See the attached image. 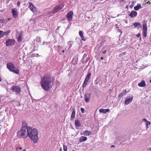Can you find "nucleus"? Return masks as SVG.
I'll return each instance as SVG.
<instances>
[{"mask_svg": "<svg viewBox=\"0 0 151 151\" xmlns=\"http://www.w3.org/2000/svg\"><path fill=\"white\" fill-rule=\"evenodd\" d=\"M51 78L50 76H46L42 79L41 81V86L45 91H48L51 87Z\"/></svg>", "mask_w": 151, "mask_h": 151, "instance_id": "obj_1", "label": "nucleus"}, {"mask_svg": "<svg viewBox=\"0 0 151 151\" xmlns=\"http://www.w3.org/2000/svg\"><path fill=\"white\" fill-rule=\"evenodd\" d=\"M30 127L23 126L17 132V137L19 138H26L28 137Z\"/></svg>", "mask_w": 151, "mask_h": 151, "instance_id": "obj_2", "label": "nucleus"}, {"mask_svg": "<svg viewBox=\"0 0 151 151\" xmlns=\"http://www.w3.org/2000/svg\"><path fill=\"white\" fill-rule=\"evenodd\" d=\"M28 137L32 140L34 143H36L38 139V132L36 129H32L30 127L28 132Z\"/></svg>", "mask_w": 151, "mask_h": 151, "instance_id": "obj_3", "label": "nucleus"}, {"mask_svg": "<svg viewBox=\"0 0 151 151\" xmlns=\"http://www.w3.org/2000/svg\"><path fill=\"white\" fill-rule=\"evenodd\" d=\"M7 67L9 70L16 74L19 73V70L12 63H9L7 64Z\"/></svg>", "mask_w": 151, "mask_h": 151, "instance_id": "obj_4", "label": "nucleus"}, {"mask_svg": "<svg viewBox=\"0 0 151 151\" xmlns=\"http://www.w3.org/2000/svg\"><path fill=\"white\" fill-rule=\"evenodd\" d=\"M64 6V5L63 4L57 5L54 7L51 11L49 12L48 13L49 14L55 13L62 9Z\"/></svg>", "mask_w": 151, "mask_h": 151, "instance_id": "obj_5", "label": "nucleus"}, {"mask_svg": "<svg viewBox=\"0 0 151 151\" xmlns=\"http://www.w3.org/2000/svg\"><path fill=\"white\" fill-rule=\"evenodd\" d=\"M15 41L14 39H9L5 42L6 45L7 46H11L15 43Z\"/></svg>", "mask_w": 151, "mask_h": 151, "instance_id": "obj_6", "label": "nucleus"}, {"mask_svg": "<svg viewBox=\"0 0 151 151\" xmlns=\"http://www.w3.org/2000/svg\"><path fill=\"white\" fill-rule=\"evenodd\" d=\"M91 73H89L87 75L83 84V87H85L86 86L87 82L91 77Z\"/></svg>", "mask_w": 151, "mask_h": 151, "instance_id": "obj_7", "label": "nucleus"}, {"mask_svg": "<svg viewBox=\"0 0 151 151\" xmlns=\"http://www.w3.org/2000/svg\"><path fill=\"white\" fill-rule=\"evenodd\" d=\"M73 12L72 11H69L66 15V17L69 21H71L73 19Z\"/></svg>", "mask_w": 151, "mask_h": 151, "instance_id": "obj_8", "label": "nucleus"}, {"mask_svg": "<svg viewBox=\"0 0 151 151\" xmlns=\"http://www.w3.org/2000/svg\"><path fill=\"white\" fill-rule=\"evenodd\" d=\"M12 12L13 17L14 18H16L18 15L17 10L16 8H14L12 10Z\"/></svg>", "mask_w": 151, "mask_h": 151, "instance_id": "obj_9", "label": "nucleus"}, {"mask_svg": "<svg viewBox=\"0 0 151 151\" xmlns=\"http://www.w3.org/2000/svg\"><path fill=\"white\" fill-rule=\"evenodd\" d=\"M29 6L28 7L29 8L30 10L33 13L37 11L36 7L34 6L32 4L31 2L29 3Z\"/></svg>", "mask_w": 151, "mask_h": 151, "instance_id": "obj_10", "label": "nucleus"}, {"mask_svg": "<svg viewBox=\"0 0 151 151\" xmlns=\"http://www.w3.org/2000/svg\"><path fill=\"white\" fill-rule=\"evenodd\" d=\"M13 91L16 92L17 93H19L20 92V88L18 86H13L11 88Z\"/></svg>", "mask_w": 151, "mask_h": 151, "instance_id": "obj_11", "label": "nucleus"}, {"mask_svg": "<svg viewBox=\"0 0 151 151\" xmlns=\"http://www.w3.org/2000/svg\"><path fill=\"white\" fill-rule=\"evenodd\" d=\"M90 94L89 93H86L84 96V99L86 103H88L90 101Z\"/></svg>", "mask_w": 151, "mask_h": 151, "instance_id": "obj_12", "label": "nucleus"}, {"mask_svg": "<svg viewBox=\"0 0 151 151\" xmlns=\"http://www.w3.org/2000/svg\"><path fill=\"white\" fill-rule=\"evenodd\" d=\"M137 15V13L134 11H132L131 12V13L129 14V16L132 18L135 17Z\"/></svg>", "mask_w": 151, "mask_h": 151, "instance_id": "obj_13", "label": "nucleus"}, {"mask_svg": "<svg viewBox=\"0 0 151 151\" xmlns=\"http://www.w3.org/2000/svg\"><path fill=\"white\" fill-rule=\"evenodd\" d=\"M133 97L130 96L129 97L127 98L125 101V104H128L131 102L132 101Z\"/></svg>", "mask_w": 151, "mask_h": 151, "instance_id": "obj_14", "label": "nucleus"}, {"mask_svg": "<svg viewBox=\"0 0 151 151\" xmlns=\"http://www.w3.org/2000/svg\"><path fill=\"white\" fill-rule=\"evenodd\" d=\"M83 134L86 136H89L92 134V132L91 131L86 130L83 132Z\"/></svg>", "mask_w": 151, "mask_h": 151, "instance_id": "obj_15", "label": "nucleus"}, {"mask_svg": "<svg viewBox=\"0 0 151 151\" xmlns=\"http://www.w3.org/2000/svg\"><path fill=\"white\" fill-rule=\"evenodd\" d=\"M87 138L86 137L82 136L79 139L80 142H81L86 141Z\"/></svg>", "mask_w": 151, "mask_h": 151, "instance_id": "obj_16", "label": "nucleus"}, {"mask_svg": "<svg viewBox=\"0 0 151 151\" xmlns=\"http://www.w3.org/2000/svg\"><path fill=\"white\" fill-rule=\"evenodd\" d=\"M133 25L134 26V28L137 27L138 29L139 28H141V24L139 23L138 22H135L133 23Z\"/></svg>", "mask_w": 151, "mask_h": 151, "instance_id": "obj_17", "label": "nucleus"}, {"mask_svg": "<svg viewBox=\"0 0 151 151\" xmlns=\"http://www.w3.org/2000/svg\"><path fill=\"white\" fill-rule=\"evenodd\" d=\"M145 81L142 80L140 83L138 84V85L139 87H143L145 86Z\"/></svg>", "mask_w": 151, "mask_h": 151, "instance_id": "obj_18", "label": "nucleus"}, {"mask_svg": "<svg viewBox=\"0 0 151 151\" xmlns=\"http://www.w3.org/2000/svg\"><path fill=\"white\" fill-rule=\"evenodd\" d=\"M109 111V109H101L99 110V112L100 113H106L107 112Z\"/></svg>", "mask_w": 151, "mask_h": 151, "instance_id": "obj_19", "label": "nucleus"}, {"mask_svg": "<svg viewBox=\"0 0 151 151\" xmlns=\"http://www.w3.org/2000/svg\"><path fill=\"white\" fill-rule=\"evenodd\" d=\"M17 39L18 41L19 42H21L22 41V35L21 34L19 33L18 34L17 36Z\"/></svg>", "mask_w": 151, "mask_h": 151, "instance_id": "obj_20", "label": "nucleus"}, {"mask_svg": "<svg viewBox=\"0 0 151 151\" xmlns=\"http://www.w3.org/2000/svg\"><path fill=\"white\" fill-rule=\"evenodd\" d=\"M141 8V5L140 4H138L137 6L134 7V9L135 11H138Z\"/></svg>", "mask_w": 151, "mask_h": 151, "instance_id": "obj_21", "label": "nucleus"}, {"mask_svg": "<svg viewBox=\"0 0 151 151\" xmlns=\"http://www.w3.org/2000/svg\"><path fill=\"white\" fill-rule=\"evenodd\" d=\"M75 123L76 126L79 127L81 125L79 120L78 119L75 120Z\"/></svg>", "mask_w": 151, "mask_h": 151, "instance_id": "obj_22", "label": "nucleus"}, {"mask_svg": "<svg viewBox=\"0 0 151 151\" xmlns=\"http://www.w3.org/2000/svg\"><path fill=\"white\" fill-rule=\"evenodd\" d=\"M75 116V111L74 109L72 111V114L71 116V119H73Z\"/></svg>", "mask_w": 151, "mask_h": 151, "instance_id": "obj_23", "label": "nucleus"}, {"mask_svg": "<svg viewBox=\"0 0 151 151\" xmlns=\"http://www.w3.org/2000/svg\"><path fill=\"white\" fill-rule=\"evenodd\" d=\"M73 42L72 41H70L68 42V44L69 46V47L68 48V50H69L71 48L72 45L73 44Z\"/></svg>", "mask_w": 151, "mask_h": 151, "instance_id": "obj_24", "label": "nucleus"}, {"mask_svg": "<svg viewBox=\"0 0 151 151\" xmlns=\"http://www.w3.org/2000/svg\"><path fill=\"white\" fill-rule=\"evenodd\" d=\"M143 30H147V27L145 24H143Z\"/></svg>", "mask_w": 151, "mask_h": 151, "instance_id": "obj_25", "label": "nucleus"}, {"mask_svg": "<svg viewBox=\"0 0 151 151\" xmlns=\"http://www.w3.org/2000/svg\"><path fill=\"white\" fill-rule=\"evenodd\" d=\"M10 32V31L9 30H8L7 31L4 32V36L6 35H7L8 34H9Z\"/></svg>", "mask_w": 151, "mask_h": 151, "instance_id": "obj_26", "label": "nucleus"}, {"mask_svg": "<svg viewBox=\"0 0 151 151\" xmlns=\"http://www.w3.org/2000/svg\"><path fill=\"white\" fill-rule=\"evenodd\" d=\"M4 36V32L0 30V39Z\"/></svg>", "mask_w": 151, "mask_h": 151, "instance_id": "obj_27", "label": "nucleus"}, {"mask_svg": "<svg viewBox=\"0 0 151 151\" xmlns=\"http://www.w3.org/2000/svg\"><path fill=\"white\" fill-rule=\"evenodd\" d=\"M143 35L145 37H146L147 35V30H143Z\"/></svg>", "mask_w": 151, "mask_h": 151, "instance_id": "obj_28", "label": "nucleus"}, {"mask_svg": "<svg viewBox=\"0 0 151 151\" xmlns=\"http://www.w3.org/2000/svg\"><path fill=\"white\" fill-rule=\"evenodd\" d=\"M63 149L64 151H67L68 148L67 146L65 145H63Z\"/></svg>", "mask_w": 151, "mask_h": 151, "instance_id": "obj_29", "label": "nucleus"}, {"mask_svg": "<svg viewBox=\"0 0 151 151\" xmlns=\"http://www.w3.org/2000/svg\"><path fill=\"white\" fill-rule=\"evenodd\" d=\"M146 124V127L148 128V125H150V122L149 121H147V122L145 123Z\"/></svg>", "mask_w": 151, "mask_h": 151, "instance_id": "obj_30", "label": "nucleus"}, {"mask_svg": "<svg viewBox=\"0 0 151 151\" xmlns=\"http://www.w3.org/2000/svg\"><path fill=\"white\" fill-rule=\"evenodd\" d=\"M36 40L37 42H40L41 40V38L40 37L37 36L36 39Z\"/></svg>", "mask_w": 151, "mask_h": 151, "instance_id": "obj_31", "label": "nucleus"}, {"mask_svg": "<svg viewBox=\"0 0 151 151\" xmlns=\"http://www.w3.org/2000/svg\"><path fill=\"white\" fill-rule=\"evenodd\" d=\"M22 125L23 126H26V127H29L27 126V124L25 122H24L22 123Z\"/></svg>", "mask_w": 151, "mask_h": 151, "instance_id": "obj_32", "label": "nucleus"}, {"mask_svg": "<svg viewBox=\"0 0 151 151\" xmlns=\"http://www.w3.org/2000/svg\"><path fill=\"white\" fill-rule=\"evenodd\" d=\"M79 35L80 36L83 35V32L81 31L79 32Z\"/></svg>", "mask_w": 151, "mask_h": 151, "instance_id": "obj_33", "label": "nucleus"}, {"mask_svg": "<svg viewBox=\"0 0 151 151\" xmlns=\"http://www.w3.org/2000/svg\"><path fill=\"white\" fill-rule=\"evenodd\" d=\"M123 93H120L119 94V95L118 96V98H119V97H122L123 96Z\"/></svg>", "mask_w": 151, "mask_h": 151, "instance_id": "obj_34", "label": "nucleus"}, {"mask_svg": "<svg viewBox=\"0 0 151 151\" xmlns=\"http://www.w3.org/2000/svg\"><path fill=\"white\" fill-rule=\"evenodd\" d=\"M80 37H81L82 40L84 41L85 40L84 37L83 36V35L81 36Z\"/></svg>", "mask_w": 151, "mask_h": 151, "instance_id": "obj_35", "label": "nucleus"}, {"mask_svg": "<svg viewBox=\"0 0 151 151\" xmlns=\"http://www.w3.org/2000/svg\"><path fill=\"white\" fill-rule=\"evenodd\" d=\"M81 112L82 113H84L85 110L83 108H81Z\"/></svg>", "mask_w": 151, "mask_h": 151, "instance_id": "obj_36", "label": "nucleus"}, {"mask_svg": "<svg viewBox=\"0 0 151 151\" xmlns=\"http://www.w3.org/2000/svg\"><path fill=\"white\" fill-rule=\"evenodd\" d=\"M126 93V90H123L122 91V93H123V94L124 95H125Z\"/></svg>", "mask_w": 151, "mask_h": 151, "instance_id": "obj_37", "label": "nucleus"}, {"mask_svg": "<svg viewBox=\"0 0 151 151\" xmlns=\"http://www.w3.org/2000/svg\"><path fill=\"white\" fill-rule=\"evenodd\" d=\"M22 149V147H17L16 148V150H21Z\"/></svg>", "mask_w": 151, "mask_h": 151, "instance_id": "obj_38", "label": "nucleus"}, {"mask_svg": "<svg viewBox=\"0 0 151 151\" xmlns=\"http://www.w3.org/2000/svg\"><path fill=\"white\" fill-rule=\"evenodd\" d=\"M136 36L137 37H140L141 36L140 34V33H139Z\"/></svg>", "mask_w": 151, "mask_h": 151, "instance_id": "obj_39", "label": "nucleus"}, {"mask_svg": "<svg viewBox=\"0 0 151 151\" xmlns=\"http://www.w3.org/2000/svg\"><path fill=\"white\" fill-rule=\"evenodd\" d=\"M106 52V50H102V53L104 54V53H105Z\"/></svg>", "mask_w": 151, "mask_h": 151, "instance_id": "obj_40", "label": "nucleus"}, {"mask_svg": "<svg viewBox=\"0 0 151 151\" xmlns=\"http://www.w3.org/2000/svg\"><path fill=\"white\" fill-rule=\"evenodd\" d=\"M4 20L3 19H2L0 20V22L1 23L4 22Z\"/></svg>", "mask_w": 151, "mask_h": 151, "instance_id": "obj_41", "label": "nucleus"}, {"mask_svg": "<svg viewBox=\"0 0 151 151\" xmlns=\"http://www.w3.org/2000/svg\"><path fill=\"white\" fill-rule=\"evenodd\" d=\"M17 5L19 6H20V2L19 1H18L17 3Z\"/></svg>", "mask_w": 151, "mask_h": 151, "instance_id": "obj_42", "label": "nucleus"}, {"mask_svg": "<svg viewBox=\"0 0 151 151\" xmlns=\"http://www.w3.org/2000/svg\"><path fill=\"white\" fill-rule=\"evenodd\" d=\"M142 120H143V121H145V122H147V119H145V118L143 119H142Z\"/></svg>", "mask_w": 151, "mask_h": 151, "instance_id": "obj_43", "label": "nucleus"}, {"mask_svg": "<svg viewBox=\"0 0 151 151\" xmlns=\"http://www.w3.org/2000/svg\"><path fill=\"white\" fill-rule=\"evenodd\" d=\"M59 151H63L62 148L60 147L59 150Z\"/></svg>", "mask_w": 151, "mask_h": 151, "instance_id": "obj_44", "label": "nucleus"}, {"mask_svg": "<svg viewBox=\"0 0 151 151\" xmlns=\"http://www.w3.org/2000/svg\"><path fill=\"white\" fill-rule=\"evenodd\" d=\"M115 147V146L114 145H111V147Z\"/></svg>", "mask_w": 151, "mask_h": 151, "instance_id": "obj_45", "label": "nucleus"}, {"mask_svg": "<svg viewBox=\"0 0 151 151\" xmlns=\"http://www.w3.org/2000/svg\"><path fill=\"white\" fill-rule=\"evenodd\" d=\"M141 40V37H140V38H139V40Z\"/></svg>", "mask_w": 151, "mask_h": 151, "instance_id": "obj_46", "label": "nucleus"}, {"mask_svg": "<svg viewBox=\"0 0 151 151\" xmlns=\"http://www.w3.org/2000/svg\"><path fill=\"white\" fill-rule=\"evenodd\" d=\"M101 59L102 60L103 59V57H101Z\"/></svg>", "mask_w": 151, "mask_h": 151, "instance_id": "obj_47", "label": "nucleus"}, {"mask_svg": "<svg viewBox=\"0 0 151 151\" xmlns=\"http://www.w3.org/2000/svg\"><path fill=\"white\" fill-rule=\"evenodd\" d=\"M122 54H123V55H125V52H124V53H122Z\"/></svg>", "mask_w": 151, "mask_h": 151, "instance_id": "obj_48", "label": "nucleus"}, {"mask_svg": "<svg viewBox=\"0 0 151 151\" xmlns=\"http://www.w3.org/2000/svg\"><path fill=\"white\" fill-rule=\"evenodd\" d=\"M8 20H10V18H9V19H8Z\"/></svg>", "mask_w": 151, "mask_h": 151, "instance_id": "obj_49", "label": "nucleus"}, {"mask_svg": "<svg viewBox=\"0 0 151 151\" xmlns=\"http://www.w3.org/2000/svg\"><path fill=\"white\" fill-rule=\"evenodd\" d=\"M149 2H149H149H147V4L149 3Z\"/></svg>", "mask_w": 151, "mask_h": 151, "instance_id": "obj_50", "label": "nucleus"}, {"mask_svg": "<svg viewBox=\"0 0 151 151\" xmlns=\"http://www.w3.org/2000/svg\"><path fill=\"white\" fill-rule=\"evenodd\" d=\"M64 52V50L63 51V52Z\"/></svg>", "mask_w": 151, "mask_h": 151, "instance_id": "obj_51", "label": "nucleus"}, {"mask_svg": "<svg viewBox=\"0 0 151 151\" xmlns=\"http://www.w3.org/2000/svg\"><path fill=\"white\" fill-rule=\"evenodd\" d=\"M150 82L151 83V80L150 81Z\"/></svg>", "mask_w": 151, "mask_h": 151, "instance_id": "obj_52", "label": "nucleus"}, {"mask_svg": "<svg viewBox=\"0 0 151 151\" xmlns=\"http://www.w3.org/2000/svg\"><path fill=\"white\" fill-rule=\"evenodd\" d=\"M72 151H74V150H73Z\"/></svg>", "mask_w": 151, "mask_h": 151, "instance_id": "obj_53", "label": "nucleus"}]
</instances>
